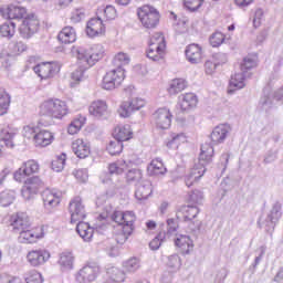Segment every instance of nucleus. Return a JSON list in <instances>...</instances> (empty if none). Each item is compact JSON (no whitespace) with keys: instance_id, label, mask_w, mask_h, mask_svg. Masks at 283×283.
Here are the masks:
<instances>
[{"instance_id":"1","label":"nucleus","mask_w":283,"mask_h":283,"mask_svg":"<svg viewBox=\"0 0 283 283\" xmlns=\"http://www.w3.org/2000/svg\"><path fill=\"white\" fill-rule=\"evenodd\" d=\"M70 113V108L67 107V103L63 99L59 98H49L40 104V124L44 125V127H50V125H54V120H63L65 116ZM44 118H49V120H44Z\"/></svg>"},{"instance_id":"2","label":"nucleus","mask_w":283,"mask_h":283,"mask_svg":"<svg viewBox=\"0 0 283 283\" xmlns=\"http://www.w3.org/2000/svg\"><path fill=\"white\" fill-rule=\"evenodd\" d=\"M213 146L211 144H202L201 153L199 155V160L195 164L193 168L190 170L188 175L185 177L186 186L192 187L193 182H198L201 177L207 172V167L213 163Z\"/></svg>"},{"instance_id":"3","label":"nucleus","mask_w":283,"mask_h":283,"mask_svg":"<svg viewBox=\"0 0 283 283\" xmlns=\"http://www.w3.org/2000/svg\"><path fill=\"white\" fill-rule=\"evenodd\" d=\"M75 52L77 54V60L83 64L85 70L96 65V63H98V61L105 56V49H103V45L101 44H96L90 50L83 46H77Z\"/></svg>"},{"instance_id":"4","label":"nucleus","mask_w":283,"mask_h":283,"mask_svg":"<svg viewBox=\"0 0 283 283\" xmlns=\"http://www.w3.org/2000/svg\"><path fill=\"white\" fill-rule=\"evenodd\" d=\"M198 213H200V208L197 206H181L177 211V218L180 220L182 218L184 222H187L190 231H200V227H202V222L196 218H198Z\"/></svg>"},{"instance_id":"5","label":"nucleus","mask_w":283,"mask_h":283,"mask_svg":"<svg viewBox=\"0 0 283 283\" xmlns=\"http://www.w3.org/2000/svg\"><path fill=\"white\" fill-rule=\"evenodd\" d=\"M137 15L142 22V25L148 30L156 28V25L160 23V12L149 4L142 7L137 11Z\"/></svg>"},{"instance_id":"6","label":"nucleus","mask_w":283,"mask_h":283,"mask_svg":"<svg viewBox=\"0 0 283 283\" xmlns=\"http://www.w3.org/2000/svg\"><path fill=\"white\" fill-rule=\"evenodd\" d=\"M123 81H125V70H123V67H117L105 74L102 87L104 90H116Z\"/></svg>"},{"instance_id":"7","label":"nucleus","mask_w":283,"mask_h":283,"mask_svg":"<svg viewBox=\"0 0 283 283\" xmlns=\"http://www.w3.org/2000/svg\"><path fill=\"white\" fill-rule=\"evenodd\" d=\"M36 32H39V19L36 15L31 14L25 17L19 28L22 39H32Z\"/></svg>"},{"instance_id":"8","label":"nucleus","mask_w":283,"mask_h":283,"mask_svg":"<svg viewBox=\"0 0 283 283\" xmlns=\"http://www.w3.org/2000/svg\"><path fill=\"white\" fill-rule=\"evenodd\" d=\"M98 273H101V266L96 263H88L76 273L75 280L78 283L94 282L98 277Z\"/></svg>"},{"instance_id":"9","label":"nucleus","mask_w":283,"mask_h":283,"mask_svg":"<svg viewBox=\"0 0 283 283\" xmlns=\"http://www.w3.org/2000/svg\"><path fill=\"white\" fill-rule=\"evenodd\" d=\"M145 107V101L136 97L123 102L118 108V114L122 118H129L134 112L143 109Z\"/></svg>"},{"instance_id":"10","label":"nucleus","mask_w":283,"mask_h":283,"mask_svg":"<svg viewBox=\"0 0 283 283\" xmlns=\"http://www.w3.org/2000/svg\"><path fill=\"white\" fill-rule=\"evenodd\" d=\"M33 72H35V74H38V76H40V78H52L54 76H56V74H59V72H61V65H59V63L53 62H45L42 64H38L33 67Z\"/></svg>"},{"instance_id":"11","label":"nucleus","mask_w":283,"mask_h":283,"mask_svg":"<svg viewBox=\"0 0 283 283\" xmlns=\"http://www.w3.org/2000/svg\"><path fill=\"white\" fill-rule=\"evenodd\" d=\"M69 211L71 213V222H81L85 220L87 212L85 211V205H83V199L81 197H75L69 206Z\"/></svg>"},{"instance_id":"12","label":"nucleus","mask_w":283,"mask_h":283,"mask_svg":"<svg viewBox=\"0 0 283 283\" xmlns=\"http://www.w3.org/2000/svg\"><path fill=\"white\" fill-rule=\"evenodd\" d=\"M43 185V180H41L39 176L28 178L22 188V198H24V200H30L32 196L39 193V189H41Z\"/></svg>"},{"instance_id":"13","label":"nucleus","mask_w":283,"mask_h":283,"mask_svg":"<svg viewBox=\"0 0 283 283\" xmlns=\"http://www.w3.org/2000/svg\"><path fill=\"white\" fill-rule=\"evenodd\" d=\"M39 172V163L34 159L24 161L22 166L14 172L13 178L17 182H23L28 176Z\"/></svg>"},{"instance_id":"14","label":"nucleus","mask_w":283,"mask_h":283,"mask_svg":"<svg viewBox=\"0 0 283 283\" xmlns=\"http://www.w3.org/2000/svg\"><path fill=\"white\" fill-rule=\"evenodd\" d=\"M154 120L159 129L171 127V112L167 108H158L154 114Z\"/></svg>"},{"instance_id":"15","label":"nucleus","mask_w":283,"mask_h":283,"mask_svg":"<svg viewBox=\"0 0 283 283\" xmlns=\"http://www.w3.org/2000/svg\"><path fill=\"white\" fill-rule=\"evenodd\" d=\"M27 260L31 266H41L50 260V252L46 250H32L27 254Z\"/></svg>"},{"instance_id":"16","label":"nucleus","mask_w":283,"mask_h":283,"mask_svg":"<svg viewBox=\"0 0 283 283\" xmlns=\"http://www.w3.org/2000/svg\"><path fill=\"white\" fill-rule=\"evenodd\" d=\"M280 218H282V203H280V201H276L265 219L268 227L266 231L275 229V226L277 224V222H280Z\"/></svg>"},{"instance_id":"17","label":"nucleus","mask_w":283,"mask_h":283,"mask_svg":"<svg viewBox=\"0 0 283 283\" xmlns=\"http://www.w3.org/2000/svg\"><path fill=\"white\" fill-rule=\"evenodd\" d=\"M11 227L14 231H23L30 229V218L25 212H18L10 218Z\"/></svg>"},{"instance_id":"18","label":"nucleus","mask_w":283,"mask_h":283,"mask_svg":"<svg viewBox=\"0 0 283 283\" xmlns=\"http://www.w3.org/2000/svg\"><path fill=\"white\" fill-rule=\"evenodd\" d=\"M231 132V126L227 124H221L212 130L210 138L212 140V145H220V143H224L227 140V136Z\"/></svg>"},{"instance_id":"19","label":"nucleus","mask_w":283,"mask_h":283,"mask_svg":"<svg viewBox=\"0 0 283 283\" xmlns=\"http://www.w3.org/2000/svg\"><path fill=\"white\" fill-rule=\"evenodd\" d=\"M86 34L91 39H94V36H98L101 34H105V25H103V20H101V18L91 19L86 25Z\"/></svg>"},{"instance_id":"20","label":"nucleus","mask_w":283,"mask_h":283,"mask_svg":"<svg viewBox=\"0 0 283 283\" xmlns=\"http://www.w3.org/2000/svg\"><path fill=\"white\" fill-rule=\"evenodd\" d=\"M175 245L180 249L182 255H189L193 251V240L187 234H178L175 239Z\"/></svg>"},{"instance_id":"21","label":"nucleus","mask_w":283,"mask_h":283,"mask_svg":"<svg viewBox=\"0 0 283 283\" xmlns=\"http://www.w3.org/2000/svg\"><path fill=\"white\" fill-rule=\"evenodd\" d=\"M72 149L75 154V156H77V158H87V156H90L91 154V146H90V142L84 140V139H75L72 143Z\"/></svg>"},{"instance_id":"22","label":"nucleus","mask_w":283,"mask_h":283,"mask_svg":"<svg viewBox=\"0 0 283 283\" xmlns=\"http://www.w3.org/2000/svg\"><path fill=\"white\" fill-rule=\"evenodd\" d=\"M154 193V189L151 188V181L149 180H144L142 181L135 191V198L139 202H143V200H147L149 196Z\"/></svg>"},{"instance_id":"23","label":"nucleus","mask_w":283,"mask_h":283,"mask_svg":"<svg viewBox=\"0 0 283 283\" xmlns=\"http://www.w3.org/2000/svg\"><path fill=\"white\" fill-rule=\"evenodd\" d=\"M198 105V96L193 93H186L179 96V106L181 112H189Z\"/></svg>"},{"instance_id":"24","label":"nucleus","mask_w":283,"mask_h":283,"mask_svg":"<svg viewBox=\"0 0 283 283\" xmlns=\"http://www.w3.org/2000/svg\"><path fill=\"white\" fill-rule=\"evenodd\" d=\"M186 57L189 63L198 64L202 61V48L198 44H190L186 48Z\"/></svg>"},{"instance_id":"25","label":"nucleus","mask_w":283,"mask_h":283,"mask_svg":"<svg viewBox=\"0 0 283 283\" xmlns=\"http://www.w3.org/2000/svg\"><path fill=\"white\" fill-rule=\"evenodd\" d=\"M52 140H54V135L49 130H40L33 136L35 147H48L52 145Z\"/></svg>"},{"instance_id":"26","label":"nucleus","mask_w":283,"mask_h":283,"mask_svg":"<svg viewBox=\"0 0 283 283\" xmlns=\"http://www.w3.org/2000/svg\"><path fill=\"white\" fill-rule=\"evenodd\" d=\"M76 233L84 240V242H92V238H94V228L90 227V223L87 222L78 221Z\"/></svg>"},{"instance_id":"27","label":"nucleus","mask_w":283,"mask_h":283,"mask_svg":"<svg viewBox=\"0 0 283 283\" xmlns=\"http://www.w3.org/2000/svg\"><path fill=\"white\" fill-rule=\"evenodd\" d=\"M132 127L129 125L117 126L113 133L115 140L119 143H125V140H130L132 138Z\"/></svg>"},{"instance_id":"28","label":"nucleus","mask_w":283,"mask_h":283,"mask_svg":"<svg viewBox=\"0 0 283 283\" xmlns=\"http://www.w3.org/2000/svg\"><path fill=\"white\" fill-rule=\"evenodd\" d=\"M88 112L91 116H94L95 118H101L107 114V103L103 101H96L91 104L88 107Z\"/></svg>"},{"instance_id":"29","label":"nucleus","mask_w":283,"mask_h":283,"mask_svg":"<svg viewBox=\"0 0 283 283\" xmlns=\"http://www.w3.org/2000/svg\"><path fill=\"white\" fill-rule=\"evenodd\" d=\"M149 176H165L167 174V168L160 159H153L150 165L147 167Z\"/></svg>"},{"instance_id":"30","label":"nucleus","mask_w":283,"mask_h":283,"mask_svg":"<svg viewBox=\"0 0 283 283\" xmlns=\"http://www.w3.org/2000/svg\"><path fill=\"white\" fill-rule=\"evenodd\" d=\"M57 40L65 44L74 43V41H76V31L72 27H65L59 33Z\"/></svg>"},{"instance_id":"31","label":"nucleus","mask_w":283,"mask_h":283,"mask_svg":"<svg viewBox=\"0 0 283 283\" xmlns=\"http://www.w3.org/2000/svg\"><path fill=\"white\" fill-rule=\"evenodd\" d=\"M42 199L45 209H52L54 207H57V205L61 202L59 197H56V195L50 190H44L42 192Z\"/></svg>"},{"instance_id":"32","label":"nucleus","mask_w":283,"mask_h":283,"mask_svg":"<svg viewBox=\"0 0 283 283\" xmlns=\"http://www.w3.org/2000/svg\"><path fill=\"white\" fill-rule=\"evenodd\" d=\"M25 14H28V10L20 6L11 4L8 8V17L10 20H21L25 18Z\"/></svg>"},{"instance_id":"33","label":"nucleus","mask_w":283,"mask_h":283,"mask_svg":"<svg viewBox=\"0 0 283 283\" xmlns=\"http://www.w3.org/2000/svg\"><path fill=\"white\" fill-rule=\"evenodd\" d=\"M42 237L43 234L39 235L34 233V231L32 230L24 229V230H20L19 240L24 244H32L36 240H39V238H42Z\"/></svg>"},{"instance_id":"34","label":"nucleus","mask_w":283,"mask_h":283,"mask_svg":"<svg viewBox=\"0 0 283 283\" xmlns=\"http://www.w3.org/2000/svg\"><path fill=\"white\" fill-rule=\"evenodd\" d=\"M165 54V45L160 46L149 45L146 56L150 59V61H160Z\"/></svg>"},{"instance_id":"35","label":"nucleus","mask_w":283,"mask_h":283,"mask_svg":"<svg viewBox=\"0 0 283 283\" xmlns=\"http://www.w3.org/2000/svg\"><path fill=\"white\" fill-rule=\"evenodd\" d=\"M59 264L64 271H71L74 268V255L71 252H63L60 256Z\"/></svg>"},{"instance_id":"36","label":"nucleus","mask_w":283,"mask_h":283,"mask_svg":"<svg viewBox=\"0 0 283 283\" xmlns=\"http://www.w3.org/2000/svg\"><path fill=\"white\" fill-rule=\"evenodd\" d=\"M17 32V23L14 22H4L0 25V34L4 39H12Z\"/></svg>"},{"instance_id":"37","label":"nucleus","mask_w":283,"mask_h":283,"mask_svg":"<svg viewBox=\"0 0 283 283\" xmlns=\"http://www.w3.org/2000/svg\"><path fill=\"white\" fill-rule=\"evenodd\" d=\"M13 138L14 133L10 132V128H2L0 130V140H2L3 145H6V147L9 149L14 147V142H12Z\"/></svg>"},{"instance_id":"38","label":"nucleus","mask_w":283,"mask_h":283,"mask_svg":"<svg viewBox=\"0 0 283 283\" xmlns=\"http://www.w3.org/2000/svg\"><path fill=\"white\" fill-rule=\"evenodd\" d=\"M10 107V94L6 92L4 88L0 87V116L8 114Z\"/></svg>"},{"instance_id":"39","label":"nucleus","mask_w":283,"mask_h":283,"mask_svg":"<svg viewBox=\"0 0 283 283\" xmlns=\"http://www.w3.org/2000/svg\"><path fill=\"white\" fill-rule=\"evenodd\" d=\"M182 143H187V136L182 133L174 134L171 140L167 142L166 147H168V149H178Z\"/></svg>"},{"instance_id":"40","label":"nucleus","mask_w":283,"mask_h":283,"mask_svg":"<svg viewBox=\"0 0 283 283\" xmlns=\"http://www.w3.org/2000/svg\"><path fill=\"white\" fill-rule=\"evenodd\" d=\"M107 275L113 282H125V272L116 266L108 268Z\"/></svg>"},{"instance_id":"41","label":"nucleus","mask_w":283,"mask_h":283,"mask_svg":"<svg viewBox=\"0 0 283 283\" xmlns=\"http://www.w3.org/2000/svg\"><path fill=\"white\" fill-rule=\"evenodd\" d=\"M143 180V170L133 168L126 174V182L132 185V182H140Z\"/></svg>"},{"instance_id":"42","label":"nucleus","mask_w":283,"mask_h":283,"mask_svg":"<svg viewBox=\"0 0 283 283\" xmlns=\"http://www.w3.org/2000/svg\"><path fill=\"white\" fill-rule=\"evenodd\" d=\"M185 87H187V82H185V80L182 78H176V80H172L168 88V92L169 94H180V92H182Z\"/></svg>"},{"instance_id":"43","label":"nucleus","mask_w":283,"mask_h":283,"mask_svg":"<svg viewBox=\"0 0 283 283\" xmlns=\"http://www.w3.org/2000/svg\"><path fill=\"white\" fill-rule=\"evenodd\" d=\"M66 158L67 156L64 153H62L60 156H56L55 159H53L51 163V168L53 171H63L65 168Z\"/></svg>"},{"instance_id":"44","label":"nucleus","mask_w":283,"mask_h":283,"mask_svg":"<svg viewBox=\"0 0 283 283\" xmlns=\"http://www.w3.org/2000/svg\"><path fill=\"white\" fill-rule=\"evenodd\" d=\"M136 222V214L134 213V211H126L124 212V221H123V228L124 229H132V231L134 232V223Z\"/></svg>"},{"instance_id":"45","label":"nucleus","mask_w":283,"mask_h":283,"mask_svg":"<svg viewBox=\"0 0 283 283\" xmlns=\"http://www.w3.org/2000/svg\"><path fill=\"white\" fill-rule=\"evenodd\" d=\"M106 149L111 156H118L119 154L123 153V143L116 139L111 140Z\"/></svg>"},{"instance_id":"46","label":"nucleus","mask_w":283,"mask_h":283,"mask_svg":"<svg viewBox=\"0 0 283 283\" xmlns=\"http://www.w3.org/2000/svg\"><path fill=\"white\" fill-rule=\"evenodd\" d=\"M124 269L128 273H136L138 269H140V259L138 258H132L128 261L124 263Z\"/></svg>"},{"instance_id":"47","label":"nucleus","mask_w":283,"mask_h":283,"mask_svg":"<svg viewBox=\"0 0 283 283\" xmlns=\"http://www.w3.org/2000/svg\"><path fill=\"white\" fill-rule=\"evenodd\" d=\"M132 233L134 232L132 231L130 228H128V230L127 228H122V230L115 234V240L117 244H125V242H127Z\"/></svg>"},{"instance_id":"48","label":"nucleus","mask_w":283,"mask_h":283,"mask_svg":"<svg viewBox=\"0 0 283 283\" xmlns=\"http://www.w3.org/2000/svg\"><path fill=\"white\" fill-rule=\"evenodd\" d=\"M259 105L261 107H271L273 105V96H271V88L265 87L263 90V96L260 98Z\"/></svg>"},{"instance_id":"49","label":"nucleus","mask_w":283,"mask_h":283,"mask_svg":"<svg viewBox=\"0 0 283 283\" xmlns=\"http://www.w3.org/2000/svg\"><path fill=\"white\" fill-rule=\"evenodd\" d=\"M14 202V192L2 191L0 193V205L1 207H10Z\"/></svg>"},{"instance_id":"50","label":"nucleus","mask_w":283,"mask_h":283,"mask_svg":"<svg viewBox=\"0 0 283 283\" xmlns=\"http://www.w3.org/2000/svg\"><path fill=\"white\" fill-rule=\"evenodd\" d=\"M244 71L235 73L230 80V85H232V87H238V90H242V87H244Z\"/></svg>"},{"instance_id":"51","label":"nucleus","mask_w":283,"mask_h":283,"mask_svg":"<svg viewBox=\"0 0 283 283\" xmlns=\"http://www.w3.org/2000/svg\"><path fill=\"white\" fill-rule=\"evenodd\" d=\"M165 238H167V233L165 232H159L150 242L149 247L151 251H158L160 249V245L163 242H165Z\"/></svg>"},{"instance_id":"52","label":"nucleus","mask_w":283,"mask_h":283,"mask_svg":"<svg viewBox=\"0 0 283 283\" xmlns=\"http://www.w3.org/2000/svg\"><path fill=\"white\" fill-rule=\"evenodd\" d=\"M149 45L154 48H160L164 45V50L167 48V43L165 42V35L163 33H155L149 41Z\"/></svg>"},{"instance_id":"53","label":"nucleus","mask_w":283,"mask_h":283,"mask_svg":"<svg viewBox=\"0 0 283 283\" xmlns=\"http://www.w3.org/2000/svg\"><path fill=\"white\" fill-rule=\"evenodd\" d=\"M253 67H258V60L251 56L244 57L241 63V72H249V70H253Z\"/></svg>"},{"instance_id":"54","label":"nucleus","mask_w":283,"mask_h":283,"mask_svg":"<svg viewBox=\"0 0 283 283\" xmlns=\"http://www.w3.org/2000/svg\"><path fill=\"white\" fill-rule=\"evenodd\" d=\"M129 55L127 53L119 52L114 57V65L123 67V65H129Z\"/></svg>"},{"instance_id":"55","label":"nucleus","mask_w":283,"mask_h":283,"mask_svg":"<svg viewBox=\"0 0 283 283\" xmlns=\"http://www.w3.org/2000/svg\"><path fill=\"white\" fill-rule=\"evenodd\" d=\"M167 266H169V269L178 271V269L182 266V261L180 260V256L178 254H172L168 256Z\"/></svg>"},{"instance_id":"56","label":"nucleus","mask_w":283,"mask_h":283,"mask_svg":"<svg viewBox=\"0 0 283 283\" xmlns=\"http://www.w3.org/2000/svg\"><path fill=\"white\" fill-rule=\"evenodd\" d=\"M203 1L205 0H184V6L190 12H196L197 10H200Z\"/></svg>"},{"instance_id":"57","label":"nucleus","mask_w":283,"mask_h":283,"mask_svg":"<svg viewBox=\"0 0 283 283\" xmlns=\"http://www.w3.org/2000/svg\"><path fill=\"white\" fill-rule=\"evenodd\" d=\"M24 280L27 283H43V276L36 271L29 272Z\"/></svg>"},{"instance_id":"58","label":"nucleus","mask_w":283,"mask_h":283,"mask_svg":"<svg viewBox=\"0 0 283 283\" xmlns=\"http://www.w3.org/2000/svg\"><path fill=\"white\" fill-rule=\"evenodd\" d=\"M223 43H224V35L222 34V32H214L210 36V44L212 45V48H220V45Z\"/></svg>"},{"instance_id":"59","label":"nucleus","mask_w":283,"mask_h":283,"mask_svg":"<svg viewBox=\"0 0 283 283\" xmlns=\"http://www.w3.org/2000/svg\"><path fill=\"white\" fill-rule=\"evenodd\" d=\"M73 176L74 178H76V180H78V182H87V180L90 179V174L85 168H80L77 170H74Z\"/></svg>"},{"instance_id":"60","label":"nucleus","mask_w":283,"mask_h":283,"mask_svg":"<svg viewBox=\"0 0 283 283\" xmlns=\"http://www.w3.org/2000/svg\"><path fill=\"white\" fill-rule=\"evenodd\" d=\"M205 196L202 195V191L200 190H193L189 195V202H193L195 205H200L203 200Z\"/></svg>"},{"instance_id":"61","label":"nucleus","mask_w":283,"mask_h":283,"mask_svg":"<svg viewBox=\"0 0 283 283\" xmlns=\"http://www.w3.org/2000/svg\"><path fill=\"white\" fill-rule=\"evenodd\" d=\"M124 216H125V212L115 210V211L111 214V220H112L113 222H115L116 224H118L119 227H123Z\"/></svg>"},{"instance_id":"62","label":"nucleus","mask_w":283,"mask_h":283,"mask_svg":"<svg viewBox=\"0 0 283 283\" xmlns=\"http://www.w3.org/2000/svg\"><path fill=\"white\" fill-rule=\"evenodd\" d=\"M227 275H229V270H227V268L220 269L214 276L213 283H224Z\"/></svg>"},{"instance_id":"63","label":"nucleus","mask_w":283,"mask_h":283,"mask_svg":"<svg viewBox=\"0 0 283 283\" xmlns=\"http://www.w3.org/2000/svg\"><path fill=\"white\" fill-rule=\"evenodd\" d=\"M9 48L12 50V52H14L15 54L18 52H25L28 50V45H25V43L23 42H11L9 44Z\"/></svg>"},{"instance_id":"64","label":"nucleus","mask_w":283,"mask_h":283,"mask_svg":"<svg viewBox=\"0 0 283 283\" xmlns=\"http://www.w3.org/2000/svg\"><path fill=\"white\" fill-rule=\"evenodd\" d=\"M167 227V235H172V233H176V231H178V221H176V219H168Z\"/></svg>"}]
</instances>
